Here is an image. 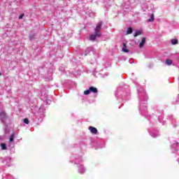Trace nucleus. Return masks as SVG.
<instances>
[{
  "label": "nucleus",
  "instance_id": "obj_1",
  "mask_svg": "<svg viewBox=\"0 0 179 179\" xmlns=\"http://www.w3.org/2000/svg\"><path fill=\"white\" fill-rule=\"evenodd\" d=\"M101 26H103V22L100 21L96 24V27L94 29L95 34L90 35V38L92 41H94L97 37H101V34L100 31L101 30Z\"/></svg>",
  "mask_w": 179,
  "mask_h": 179
},
{
  "label": "nucleus",
  "instance_id": "obj_15",
  "mask_svg": "<svg viewBox=\"0 0 179 179\" xmlns=\"http://www.w3.org/2000/svg\"><path fill=\"white\" fill-rule=\"evenodd\" d=\"M23 17H24V13H22V14H21L20 16H19V17H18V19H23Z\"/></svg>",
  "mask_w": 179,
  "mask_h": 179
},
{
  "label": "nucleus",
  "instance_id": "obj_9",
  "mask_svg": "<svg viewBox=\"0 0 179 179\" xmlns=\"http://www.w3.org/2000/svg\"><path fill=\"white\" fill-rule=\"evenodd\" d=\"M132 27H129L127 31V34H132Z\"/></svg>",
  "mask_w": 179,
  "mask_h": 179
},
{
  "label": "nucleus",
  "instance_id": "obj_14",
  "mask_svg": "<svg viewBox=\"0 0 179 179\" xmlns=\"http://www.w3.org/2000/svg\"><path fill=\"white\" fill-rule=\"evenodd\" d=\"M24 124H29V119L27 118L24 119Z\"/></svg>",
  "mask_w": 179,
  "mask_h": 179
},
{
  "label": "nucleus",
  "instance_id": "obj_8",
  "mask_svg": "<svg viewBox=\"0 0 179 179\" xmlns=\"http://www.w3.org/2000/svg\"><path fill=\"white\" fill-rule=\"evenodd\" d=\"M171 44H172V45H175L176 44H178V40H177V39H172L171 40Z\"/></svg>",
  "mask_w": 179,
  "mask_h": 179
},
{
  "label": "nucleus",
  "instance_id": "obj_3",
  "mask_svg": "<svg viewBox=\"0 0 179 179\" xmlns=\"http://www.w3.org/2000/svg\"><path fill=\"white\" fill-rule=\"evenodd\" d=\"M145 43H146V38H142L141 41L139 44L140 48H142V47H143V45H145Z\"/></svg>",
  "mask_w": 179,
  "mask_h": 179
},
{
  "label": "nucleus",
  "instance_id": "obj_12",
  "mask_svg": "<svg viewBox=\"0 0 179 179\" xmlns=\"http://www.w3.org/2000/svg\"><path fill=\"white\" fill-rule=\"evenodd\" d=\"M1 146L2 150H6V144H5V143H1Z\"/></svg>",
  "mask_w": 179,
  "mask_h": 179
},
{
  "label": "nucleus",
  "instance_id": "obj_4",
  "mask_svg": "<svg viewBox=\"0 0 179 179\" xmlns=\"http://www.w3.org/2000/svg\"><path fill=\"white\" fill-rule=\"evenodd\" d=\"M90 91L91 92V93H97L99 92L97 88L94 87H90Z\"/></svg>",
  "mask_w": 179,
  "mask_h": 179
},
{
  "label": "nucleus",
  "instance_id": "obj_5",
  "mask_svg": "<svg viewBox=\"0 0 179 179\" xmlns=\"http://www.w3.org/2000/svg\"><path fill=\"white\" fill-rule=\"evenodd\" d=\"M122 45H123V48H122L123 52H129V50L127 49V44L123 43Z\"/></svg>",
  "mask_w": 179,
  "mask_h": 179
},
{
  "label": "nucleus",
  "instance_id": "obj_11",
  "mask_svg": "<svg viewBox=\"0 0 179 179\" xmlns=\"http://www.w3.org/2000/svg\"><path fill=\"white\" fill-rule=\"evenodd\" d=\"M155 20V14H151V18L148 19V22H153Z\"/></svg>",
  "mask_w": 179,
  "mask_h": 179
},
{
  "label": "nucleus",
  "instance_id": "obj_7",
  "mask_svg": "<svg viewBox=\"0 0 179 179\" xmlns=\"http://www.w3.org/2000/svg\"><path fill=\"white\" fill-rule=\"evenodd\" d=\"M13 139H15V133L11 134L9 138V142H13Z\"/></svg>",
  "mask_w": 179,
  "mask_h": 179
},
{
  "label": "nucleus",
  "instance_id": "obj_13",
  "mask_svg": "<svg viewBox=\"0 0 179 179\" xmlns=\"http://www.w3.org/2000/svg\"><path fill=\"white\" fill-rule=\"evenodd\" d=\"M90 93H91L90 89L84 91V94H85V96L89 95Z\"/></svg>",
  "mask_w": 179,
  "mask_h": 179
},
{
  "label": "nucleus",
  "instance_id": "obj_10",
  "mask_svg": "<svg viewBox=\"0 0 179 179\" xmlns=\"http://www.w3.org/2000/svg\"><path fill=\"white\" fill-rule=\"evenodd\" d=\"M165 64H166V65H171V64H173V61H171V59H166Z\"/></svg>",
  "mask_w": 179,
  "mask_h": 179
},
{
  "label": "nucleus",
  "instance_id": "obj_2",
  "mask_svg": "<svg viewBox=\"0 0 179 179\" xmlns=\"http://www.w3.org/2000/svg\"><path fill=\"white\" fill-rule=\"evenodd\" d=\"M88 129L90 131L91 134H93V135H97V134H99L97 129L93 126H90Z\"/></svg>",
  "mask_w": 179,
  "mask_h": 179
},
{
  "label": "nucleus",
  "instance_id": "obj_6",
  "mask_svg": "<svg viewBox=\"0 0 179 179\" xmlns=\"http://www.w3.org/2000/svg\"><path fill=\"white\" fill-rule=\"evenodd\" d=\"M142 34V30H138L135 34H134V37H138V36H141Z\"/></svg>",
  "mask_w": 179,
  "mask_h": 179
}]
</instances>
